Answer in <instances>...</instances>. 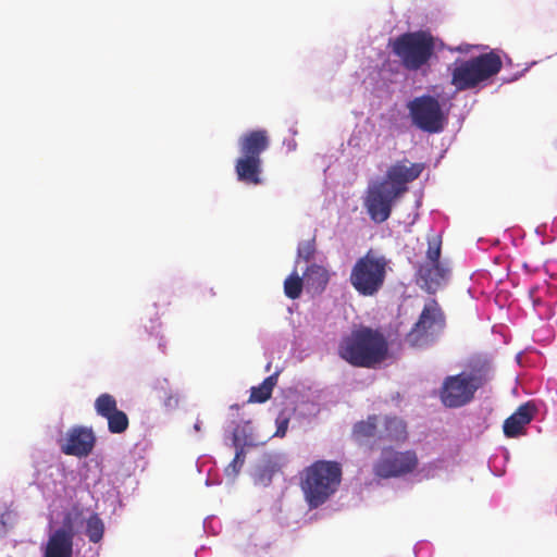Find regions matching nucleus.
Segmentation results:
<instances>
[{
	"label": "nucleus",
	"mask_w": 557,
	"mask_h": 557,
	"mask_svg": "<svg viewBox=\"0 0 557 557\" xmlns=\"http://www.w3.org/2000/svg\"><path fill=\"white\" fill-rule=\"evenodd\" d=\"M278 373H273L265 377L258 386H252L250 391L249 403H265L271 398L273 388L277 384Z\"/></svg>",
	"instance_id": "nucleus-20"
},
{
	"label": "nucleus",
	"mask_w": 557,
	"mask_h": 557,
	"mask_svg": "<svg viewBox=\"0 0 557 557\" xmlns=\"http://www.w3.org/2000/svg\"><path fill=\"white\" fill-rule=\"evenodd\" d=\"M475 391L460 373L444 379L438 396L447 408H460L474 398Z\"/></svg>",
	"instance_id": "nucleus-12"
},
{
	"label": "nucleus",
	"mask_w": 557,
	"mask_h": 557,
	"mask_svg": "<svg viewBox=\"0 0 557 557\" xmlns=\"http://www.w3.org/2000/svg\"><path fill=\"white\" fill-rule=\"evenodd\" d=\"M389 351L386 336L379 329L360 325L343 336L337 355L356 368L375 369L383 363Z\"/></svg>",
	"instance_id": "nucleus-3"
},
{
	"label": "nucleus",
	"mask_w": 557,
	"mask_h": 557,
	"mask_svg": "<svg viewBox=\"0 0 557 557\" xmlns=\"http://www.w3.org/2000/svg\"><path fill=\"white\" fill-rule=\"evenodd\" d=\"M314 251V242L308 240L299 245L298 257L304 259L305 261H309L313 257Z\"/></svg>",
	"instance_id": "nucleus-28"
},
{
	"label": "nucleus",
	"mask_w": 557,
	"mask_h": 557,
	"mask_svg": "<svg viewBox=\"0 0 557 557\" xmlns=\"http://www.w3.org/2000/svg\"><path fill=\"white\" fill-rule=\"evenodd\" d=\"M95 446V435L91 430L77 426L69 430L65 443L61 446L63 454L76 457L88 456Z\"/></svg>",
	"instance_id": "nucleus-14"
},
{
	"label": "nucleus",
	"mask_w": 557,
	"mask_h": 557,
	"mask_svg": "<svg viewBox=\"0 0 557 557\" xmlns=\"http://www.w3.org/2000/svg\"><path fill=\"white\" fill-rule=\"evenodd\" d=\"M536 408L530 403H525L508 417L503 425L504 434L509 437H518L525 434V426L533 420Z\"/></svg>",
	"instance_id": "nucleus-16"
},
{
	"label": "nucleus",
	"mask_w": 557,
	"mask_h": 557,
	"mask_svg": "<svg viewBox=\"0 0 557 557\" xmlns=\"http://www.w3.org/2000/svg\"><path fill=\"white\" fill-rule=\"evenodd\" d=\"M304 280L308 287L321 292L326 287L330 281V275L324 267L311 264L305 271Z\"/></svg>",
	"instance_id": "nucleus-18"
},
{
	"label": "nucleus",
	"mask_w": 557,
	"mask_h": 557,
	"mask_svg": "<svg viewBox=\"0 0 557 557\" xmlns=\"http://www.w3.org/2000/svg\"><path fill=\"white\" fill-rule=\"evenodd\" d=\"M108 429L113 434H121L128 428L129 421L127 414L122 410H116L107 418Z\"/></svg>",
	"instance_id": "nucleus-25"
},
{
	"label": "nucleus",
	"mask_w": 557,
	"mask_h": 557,
	"mask_svg": "<svg viewBox=\"0 0 557 557\" xmlns=\"http://www.w3.org/2000/svg\"><path fill=\"white\" fill-rule=\"evenodd\" d=\"M476 392L484 387L492 379V368L487 360L482 358L471 359L466 370L460 373Z\"/></svg>",
	"instance_id": "nucleus-17"
},
{
	"label": "nucleus",
	"mask_w": 557,
	"mask_h": 557,
	"mask_svg": "<svg viewBox=\"0 0 557 557\" xmlns=\"http://www.w3.org/2000/svg\"><path fill=\"white\" fill-rule=\"evenodd\" d=\"M422 163L398 161L386 171L384 180L375 181L367 188L363 206L370 219L377 224L387 221L396 201L408 191V184L422 173Z\"/></svg>",
	"instance_id": "nucleus-1"
},
{
	"label": "nucleus",
	"mask_w": 557,
	"mask_h": 557,
	"mask_svg": "<svg viewBox=\"0 0 557 557\" xmlns=\"http://www.w3.org/2000/svg\"><path fill=\"white\" fill-rule=\"evenodd\" d=\"M442 242L440 237H433L428 242V250L423 262H442L441 258Z\"/></svg>",
	"instance_id": "nucleus-27"
},
{
	"label": "nucleus",
	"mask_w": 557,
	"mask_h": 557,
	"mask_svg": "<svg viewBox=\"0 0 557 557\" xmlns=\"http://www.w3.org/2000/svg\"><path fill=\"white\" fill-rule=\"evenodd\" d=\"M74 535L72 521L67 518L64 520L63 527L49 536L45 557H72Z\"/></svg>",
	"instance_id": "nucleus-13"
},
{
	"label": "nucleus",
	"mask_w": 557,
	"mask_h": 557,
	"mask_svg": "<svg viewBox=\"0 0 557 557\" xmlns=\"http://www.w3.org/2000/svg\"><path fill=\"white\" fill-rule=\"evenodd\" d=\"M406 107L411 124L418 129L429 134H436L444 129L446 115L436 97L421 95L408 101Z\"/></svg>",
	"instance_id": "nucleus-10"
},
{
	"label": "nucleus",
	"mask_w": 557,
	"mask_h": 557,
	"mask_svg": "<svg viewBox=\"0 0 557 557\" xmlns=\"http://www.w3.org/2000/svg\"><path fill=\"white\" fill-rule=\"evenodd\" d=\"M177 403H178V399L176 397L169 396L166 398V400L164 401V405L168 406V407H172V406H176Z\"/></svg>",
	"instance_id": "nucleus-31"
},
{
	"label": "nucleus",
	"mask_w": 557,
	"mask_h": 557,
	"mask_svg": "<svg viewBox=\"0 0 557 557\" xmlns=\"http://www.w3.org/2000/svg\"><path fill=\"white\" fill-rule=\"evenodd\" d=\"M500 57L490 51L468 60L457 59L450 70V84L457 90H469L488 81L502 70Z\"/></svg>",
	"instance_id": "nucleus-7"
},
{
	"label": "nucleus",
	"mask_w": 557,
	"mask_h": 557,
	"mask_svg": "<svg viewBox=\"0 0 557 557\" xmlns=\"http://www.w3.org/2000/svg\"><path fill=\"white\" fill-rule=\"evenodd\" d=\"M195 429H196L197 431H199V430H200V425H199V423H198V422L195 424Z\"/></svg>",
	"instance_id": "nucleus-32"
},
{
	"label": "nucleus",
	"mask_w": 557,
	"mask_h": 557,
	"mask_svg": "<svg viewBox=\"0 0 557 557\" xmlns=\"http://www.w3.org/2000/svg\"><path fill=\"white\" fill-rule=\"evenodd\" d=\"M270 138L265 129H255L243 134L238 139L239 157L234 170L237 181L246 185L263 183V162L261 154L269 148Z\"/></svg>",
	"instance_id": "nucleus-5"
},
{
	"label": "nucleus",
	"mask_w": 557,
	"mask_h": 557,
	"mask_svg": "<svg viewBox=\"0 0 557 557\" xmlns=\"http://www.w3.org/2000/svg\"><path fill=\"white\" fill-rule=\"evenodd\" d=\"M288 423H289L288 417H286L284 413H281L276 419L277 428H276L274 435L278 436V437H284L287 432Z\"/></svg>",
	"instance_id": "nucleus-29"
},
{
	"label": "nucleus",
	"mask_w": 557,
	"mask_h": 557,
	"mask_svg": "<svg viewBox=\"0 0 557 557\" xmlns=\"http://www.w3.org/2000/svg\"><path fill=\"white\" fill-rule=\"evenodd\" d=\"M95 409L99 416L107 419L117 410L116 400L110 394H101L95 400Z\"/></svg>",
	"instance_id": "nucleus-24"
},
{
	"label": "nucleus",
	"mask_w": 557,
	"mask_h": 557,
	"mask_svg": "<svg viewBox=\"0 0 557 557\" xmlns=\"http://www.w3.org/2000/svg\"><path fill=\"white\" fill-rule=\"evenodd\" d=\"M388 259L368 250L358 258L349 274V283L359 296L373 297L384 286L388 270Z\"/></svg>",
	"instance_id": "nucleus-8"
},
{
	"label": "nucleus",
	"mask_w": 557,
	"mask_h": 557,
	"mask_svg": "<svg viewBox=\"0 0 557 557\" xmlns=\"http://www.w3.org/2000/svg\"><path fill=\"white\" fill-rule=\"evenodd\" d=\"M448 275L449 269L444 262H422L417 271L418 281L429 293H435Z\"/></svg>",
	"instance_id": "nucleus-15"
},
{
	"label": "nucleus",
	"mask_w": 557,
	"mask_h": 557,
	"mask_svg": "<svg viewBox=\"0 0 557 557\" xmlns=\"http://www.w3.org/2000/svg\"><path fill=\"white\" fill-rule=\"evenodd\" d=\"M446 326V317L435 299H429L406 335V343L416 348H423L434 344Z\"/></svg>",
	"instance_id": "nucleus-9"
},
{
	"label": "nucleus",
	"mask_w": 557,
	"mask_h": 557,
	"mask_svg": "<svg viewBox=\"0 0 557 557\" xmlns=\"http://www.w3.org/2000/svg\"><path fill=\"white\" fill-rule=\"evenodd\" d=\"M304 283V277H300L299 274L296 271H294L284 281V293L286 297H288L289 299L299 298L302 293Z\"/></svg>",
	"instance_id": "nucleus-23"
},
{
	"label": "nucleus",
	"mask_w": 557,
	"mask_h": 557,
	"mask_svg": "<svg viewBox=\"0 0 557 557\" xmlns=\"http://www.w3.org/2000/svg\"><path fill=\"white\" fill-rule=\"evenodd\" d=\"M419 466V458L414 450H396L385 447L380 458L373 465V473L380 479L401 478L411 474Z\"/></svg>",
	"instance_id": "nucleus-11"
},
{
	"label": "nucleus",
	"mask_w": 557,
	"mask_h": 557,
	"mask_svg": "<svg viewBox=\"0 0 557 557\" xmlns=\"http://www.w3.org/2000/svg\"><path fill=\"white\" fill-rule=\"evenodd\" d=\"M422 163L398 161L386 171L384 180L375 181L367 188L363 206L370 219L377 224L387 221L396 201L408 191V184L422 173Z\"/></svg>",
	"instance_id": "nucleus-2"
},
{
	"label": "nucleus",
	"mask_w": 557,
	"mask_h": 557,
	"mask_svg": "<svg viewBox=\"0 0 557 557\" xmlns=\"http://www.w3.org/2000/svg\"><path fill=\"white\" fill-rule=\"evenodd\" d=\"M343 476L342 465L333 460H317L300 474V488L310 509L329 502L338 491Z\"/></svg>",
	"instance_id": "nucleus-4"
},
{
	"label": "nucleus",
	"mask_w": 557,
	"mask_h": 557,
	"mask_svg": "<svg viewBox=\"0 0 557 557\" xmlns=\"http://www.w3.org/2000/svg\"><path fill=\"white\" fill-rule=\"evenodd\" d=\"M233 443L236 447V454L232 462L225 468V473L228 476L235 478L239 473L245 462V450L242 446L238 445V438L236 435H234Z\"/></svg>",
	"instance_id": "nucleus-26"
},
{
	"label": "nucleus",
	"mask_w": 557,
	"mask_h": 557,
	"mask_svg": "<svg viewBox=\"0 0 557 557\" xmlns=\"http://www.w3.org/2000/svg\"><path fill=\"white\" fill-rule=\"evenodd\" d=\"M381 438L396 443L405 442L407 440V426L404 420L397 417H387L384 434Z\"/></svg>",
	"instance_id": "nucleus-19"
},
{
	"label": "nucleus",
	"mask_w": 557,
	"mask_h": 557,
	"mask_svg": "<svg viewBox=\"0 0 557 557\" xmlns=\"http://www.w3.org/2000/svg\"><path fill=\"white\" fill-rule=\"evenodd\" d=\"M473 48V46L469 45V44H462L456 48H448L449 51H457V52H460V53H468L470 52V50Z\"/></svg>",
	"instance_id": "nucleus-30"
},
{
	"label": "nucleus",
	"mask_w": 557,
	"mask_h": 557,
	"mask_svg": "<svg viewBox=\"0 0 557 557\" xmlns=\"http://www.w3.org/2000/svg\"><path fill=\"white\" fill-rule=\"evenodd\" d=\"M86 536L91 543H99L104 534V523L102 519L94 513L86 520Z\"/></svg>",
	"instance_id": "nucleus-22"
},
{
	"label": "nucleus",
	"mask_w": 557,
	"mask_h": 557,
	"mask_svg": "<svg viewBox=\"0 0 557 557\" xmlns=\"http://www.w3.org/2000/svg\"><path fill=\"white\" fill-rule=\"evenodd\" d=\"M377 430V416H369L366 420L357 422L352 428V437L357 441L373 437Z\"/></svg>",
	"instance_id": "nucleus-21"
},
{
	"label": "nucleus",
	"mask_w": 557,
	"mask_h": 557,
	"mask_svg": "<svg viewBox=\"0 0 557 557\" xmlns=\"http://www.w3.org/2000/svg\"><path fill=\"white\" fill-rule=\"evenodd\" d=\"M436 42L429 30L407 32L391 42V49L406 71L418 72L430 66L436 54Z\"/></svg>",
	"instance_id": "nucleus-6"
}]
</instances>
